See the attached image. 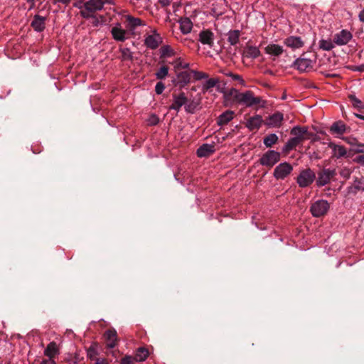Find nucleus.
I'll return each instance as SVG.
<instances>
[{"mask_svg": "<svg viewBox=\"0 0 364 364\" xmlns=\"http://www.w3.org/2000/svg\"><path fill=\"white\" fill-rule=\"evenodd\" d=\"M168 68L166 65H163L155 73L156 77L158 80H162L165 79L168 75Z\"/></svg>", "mask_w": 364, "mask_h": 364, "instance_id": "39", "label": "nucleus"}, {"mask_svg": "<svg viewBox=\"0 0 364 364\" xmlns=\"http://www.w3.org/2000/svg\"><path fill=\"white\" fill-rule=\"evenodd\" d=\"M307 133V128L301 127L299 126L294 127L291 130V134L294 135V137H300L302 141L304 139V135Z\"/></svg>", "mask_w": 364, "mask_h": 364, "instance_id": "36", "label": "nucleus"}, {"mask_svg": "<svg viewBox=\"0 0 364 364\" xmlns=\"http://www.w3.org/2000/svg\"><path fill=\"white\" fill-rule=\"evenodd\" d=\"M316 179V174L313 170L308 168L300 171L296 178V182L299 187L309 186Z\"/></svg>", "mask_w": 364, "mask_h": 364, "instance_id": "4", "label": "nucleus"}, {"mask_svg": "<svg viewBox=\"0 0 364 364\" xmlns=\"http://www.w3.org/2000/svg\"><path fill=\"white\" fill-rule=\"evenodd\" d=\"M191 79V70L182 71L177 73L176 78L173 80V83L176 86H178L181 88L184 87L190 82Z\"/></svg>", "mask_w": 364, "mask_h": 364, "instance_id": "13", "label": "nucleus"}, {"mask_svg": "<svg viewBox=\"0 0 364 364\" xmlns=\"http://www.w3.org/2000/svg\"><path fill=\"white\" fill-rule=\"evenodd\" d=\"M218 82V80L215 78H210L208 79L202 86V91L203 92H207L210 88L214 87L216 84Z\"/></svg>", "mask_w": 364, "mask_h": 364, "instance_id": "40", "label": "nucleus"}, {"mask_svg": "<svg viewBox=\"0 0 364 364\" xmlns=\"http://www.w3.org/2000/svg\"><path fill=\"white\" fill-rule=\"evenodd\" d=\"M353 70H356V71H360V72H364V65L356 66Z\"/></svg>", "mask_w": 364, "mask_h": 364, "instance_id": "52", "label": "nucleus"}, {"mask_svg": "<svg viewBox=\"0 0 364 364\" xmlns=\"http://www.w3.org/2000/svg\"><path fill=\"white\" fill-rule=\"evenodd\" d=\"M336 176V170L331 168H323L318 173L316 179V186L318 187L324 186L328 184L331 180Z\"/></svg>", "mask_w": 364, "mask_h": 364, "instance_id": "7", "label": "nucleus"}, {"mask_svg": "<svg viewBox=\"0 0 364 364\" xmlns=\"http://www.w3.org/2000/svg\"><path fill=\"white\" fill-rule=\"evenodd\" d=\"M191 77H193L194 78V80H196L206 79L208 77V75L203 72L193 70H191Z\"/></svg>", "mask_w": 364, "mask_h": 364, "instance_id": "43", "label": "nucleus"}, {"mask_svg": "<svg viewBox=\"0 0 364 364\" xmlns=\"http://www.w3.org/2000/svg\"><path fill=\"white\" fill-rule=\"evenodd\" d=\"M355 116L360 119H363L364 120V115L361 114H359V113H355Z\"/></svg>", "mask_w": 364, "mask_h": 364, "instance_id": "56", "label": "nucleus"}, {"mask_svg": "<svg viewBox=\"0 0 364 364\" xmlns=\"http://www.w3.org/2000/svg\"><path fill=\"white\" fill-rule=\"evenodd\" d=\"M352 38L353 34L351 32L346 29H343L333 36V42L336 46H345L352 39Z\"/></svg>", "mask_w": 364, "mask_h": 364, "instance_id": "9", "label": "nucleus"}, {"mask_svg": "<svg viewBox=\"0 0 364 364\" xmlns=\"http://www.w3.org/2000/svg\"><path fill=\"white\" fill-rule=\"evenodd\" d=\"M314 67V61L303 56L297 58L294 63V68L300 72H307Z\"/></svg>", "mask_w": 364, "mask_h": 364, "instance_id": "10", "label": "nucleus"}, {"mask_svg": "<svg viewBox=\"0 0 364 364\" xmlns=\"http://www.w3.org/2000/svg\"><path fill=\"white\" fill-rule=\"evenodd\" d=\"M263 123L262 117L256 114L253 117H250L246 122V127L250 131L258 130Z\"/></svg>", "mask_w": 364, "mask_h": 364, "instance_id": "15", "label": "nucleus"}, {"mask_svg": "<svg viewBox=\"0 0 364 364\" xmlns=\"http://www.w3.org/2000/svg\"><path fill=\"white\" fill-rule=\"evenodd\" d=\"M134 358L131 356H125L121 360V364H133Z\"/></svg>", "mask_w": 364, "mask_h": 364, "instance_id": "46", "label": "nucleus"}, {"mask_svg": "<svg viewBox=\"0 0 364 364\" xmlns=\"http://www.w3.org/2000/svg\"><path fill=\"white\" fill-rule=\"evenodd\" d=\"M161 58H168L176 55V50L169 45H164L159 49Z\"/></svg>", "mask_w": 364, "mask_h": 364, "instance_id": "25", "label": "nucleus"}, {"mask_svg": "<svg viewBox=\"0 0 364 364\" xmlns=\"http://www.w3.org/2000/svg\"><path fill=\"white\" fill-rule=\"evenodd\" d=\"M122 60H132L133 58L132 52L128 48H124L120 50Z\"/></svg>", "mask_w": 364, "mask_h": 364, "instance_id": "42", "label": "nucleus"}, {"mask_svg": "<svg viewBox=\"0 0 364 364\" xmlns=\"http://www.w3.org/2000/svg\"><path fill=\"white\" fill-rule=\"evenodd\" d=\"M149 356V351L146 348L141 347L139 348L134 355V360L136 362L144 361Z\"/></svg>", "mask_w": 364, "mask_h": 364, "instance_id": "32", "label": "nucleus"}, {"mask_svg": "<svg viewBox=\"0 0 364 364\" xmlns=\"http://www.w3.org/2000/svg\"><path fill=\"white\" fill-rule=\"evenodd\" d=\"M199 41L202 44L212 47L213 45V33L209 30L202 31L199 33Z\"/></svg>", "mask_w": 364, "mask_h": 364, "instance_id": "18", "label": "nucleus"}, {"mask_svg": "<svg viewBox=\"0 0 364 364\" xmlns=\"http://www.w3.org/2000/svg\"><path fill=\"white\" fill-rule=\"evenodd\" d=\"M172 65H173L175 70H178L180 68L188 69L190 66V64L185 62L182 58H176L173 61Z\"/></svg>", "mask_w": 364, "mask_h": 364, "instance_id": "38", "label": "nucleus"}, {"mask_svg": "<svg viewBox=\"0 0 364 364\" xmlns=\"http://www.w3.org/2000/svg\"><path fill=\"white\" fill-rule=\"evenodd\" d=\"M283 119V114L279 112H277L266 119L265 124L269 127L277 128L281 127Z\"/></svg>", "mask_w": 364, "mask_h": 364, "instance_id": "14", "label": "nucleus"}, {"mask_svg": "<svg viewBox=\"0 0 364 364\" xmlns=\"http://www.w3.org/2000/svg\"><path fill=\"white\" fill-rule=\"evenodd\" d=\"M45 17L41 16L39 15H36L31 23V26L35 31L41 32L43 31L45 28Z\"/></svg>", "mask_w": 364, "mask_h": 364, "instance_id": "24", "label": "nucleus"}, {"mask_svg": "<svg viewBox=\"0 0 364 364\" xmlns=\"http://www.w3.org/2000/svg\"><path fill=\"white\" fill-rule=\"evenodd\" d=\"M226 95L232 97L235 102L247 107L264 108L267 105L266 100L255 96L250 90L240 92L237 89L232 88Z\"/></svg>", "mask_w": 364, "mask_h": 364, "instance_id": "1", "label": "nucleus"}, {"mask_svg": "<svg viewBox=\"0 0 364 364\" xmlns=\"http://www.w3.org/2000/svg\"><path fill=\"white\" fill-rule=\"evenodd\" d=\"M71 0H54V4L56 3H62L65 5H68L70 3Z\"/></svg>", "mask_w": 364, "mask_h": 364, "instance_id": "50", "label": "nucleus"}, {"mask_svg": "<svg viewBox=\"0 0 364 364\" xmlns=\"http://www.w3.org/2000/svg\"><path fill=\"white\" fill-rule=\"evenodd\" d=\"M330 208V205L326 200H318L313 203L310 211L314 217L319 218L326 215Z\"/></svg>", "mask_w": 364, "mask_h": 364, "instance_id": "5", "label": "nucleus"}, {"mask_svg": "<svg viewBox=\"0 0 364 364\" xmlns=\"http://www.w3.org/2000/svg\"><path fill=\"white\" fill-rule=\"evenodd\" d=\"M240 31L239 30L230 31L228 33V41L235 46L239 42Z\"/></svg>", "mask_w": 364, "mask_h": 364, "instance_id": "34", "label": "nucleus"}, {"mask_svg": "<svg viewBox=\"0 0 364 364\" xmlns=\"http://www.w3.org/2000/svg\"><path fill=\"white\" fill-rule=\"evenodd\" d=\"M159 2L162 7H166L170 5L171 0H159Z\"/></svg>", "mask_w": 364, "mask_h": 364, "instance_id": "49", "label": "nucleus"}, {"mask_svg": "<svg viewBox=\"0 0 364 364\" xmlns=\"http://www.w3.org/2000/svg\"><path fill=\"white\" fill-rule=\"evenodd\" d=\"M357 151L358 152H364V144H359L358 146V149Z\"/></svg>", "mask_w": 364, "mask_h": 364, "instance_id": "55", "label": "nucleus"}, {"mask_svg": "<svg viewBox=\"0 0 364 364\" xmlns=\"http://www.w3.org/2000/svg\"><path fill=\"white\" fill-rule=\"evenodd\" d=\"M328 147L332 149L333 156L336 159H340L347 154L346 149L343 146L337 145L333 142H330L328 144Z\"/></svg>", "mask_w": 364, "mask_h": 364, "instance_id": "20", "label": "nucleus"}, {"mask_svg": "<svg viewBox=\"0 0 364 364\" xmlns=\"http://www.w3.org/2000/svg\"><path fill=\"white\" fill-rule=\"evenodd\" d=\"M228 75L231 77L232 78V80H237L241 84H244V80H243V79L242 78V77L240 75H237V74H233V73H230Z\"/></svg>", "mask_w": 364, "mask_h": 364, "instance_id": "47", "label": "nucleus"}, {"mask_svg": "<svg viewBox=\"0 0 364 364\" xmlns=\"http://www.w3.org/2000/svg\"><path fill=\"white\" fill-rule=\"evenodd\" d=\"M279 138L276 134H270L263 139V143L267 148H270L277 143Z\"/></svg>", "mask_w": 364, "mask_h": 364, "instance_id": "35", "label": "nucleus"}, {"mask_svg": "<svg viewBox=\"0 0 364 364\" xmlns=\"http://www.w3.org/2000/svg\"><path fill=\"white\" fill-rule=\"evenodd\" d=\"M280 153L274 150L265 152L259 159L261 165L272 168L280 160Z\"/></svg>", "mask_w": 364, "mask_h": 364, "instance_id": "6", "label": "nucleus"}, {"mask_svg": "<svg viewBox=\"0 0 364 364\" xmlns=\"http://www.w3.org/2000/svg\"><path fill=\"white\" fill-rule=\"evenodd\" d=\"M358 18L361 22L364 23V9L359 13Z\"/></svg>", "mask_w": 364, "mask_h": 364, "instance_id": "51", "label": "nucleus"}, {"mask_svg": "<svg viewBox=\"0 0 364 364\" xmlns=\"http://www.w3.org/2000/svg\"><path fill=\"white\" fill-rule=\"evenodd\" d=\"M348 97L354 108L357 109L360 112L364 110V105L361 100H360L353 95H349Z\"/></svg>", "mask_w": 364, "mask_h": 364, "instance_id": "37", "label": "nucleus"}, {"mask_svg": "<svg viewBox=\"0 0 364 364\" xmlns=\"http://www.w3.org/2000/svg\"><path fill=\"white\" fill-rule=\"evenodd\" d=\"M95 364H109L105 359H97Z\"/></svg>", "mask_w": 364, "mask_h": 364, "instance_id": "53", "label": "nucleus"}, {"mask_svg": "<svg viewBox=\"0 0 364 364\" xmlns=\"http://www.w3.org/2000/svg\"><path fill=\"white\" fill-rule=\"evenodd\" d=\"M284 43L287 47L292 49L301 48L304 46V43L301 40V37L299 36H289L284 41Z\"/></svg>", "mask_w": 364, "mask_h": 364, "instance_id": "17", "label": "nucleus"}, {"mask_svg": "<svg viewBox=\"0 0 364 364\" xmlns=\"http://www.w3.org/2000/svg\"><path fill=\"white\" fill-rule=\"evenodd\" d=\"M187 102L188 99L184 92H181L178 94H173V102L170 105L169 109H173L178 112Z\"/></svg>", "mask_w": 364, "mask_h": 364, "instance_id": "11", "label": "nucleus"}, {"mask_svg": "<svg viewBox=\"0 0 364 364\" xmlns=\"http://www.w3.org/2000/svg\"><path fill=\"white\" fill-rule=\"evenodd\" d=\"M214 151V146L208 144H204L197 149V155L199 157L209 156Z\"/></svg>", "mask_w": 364, "mask_h": 364, "instance_id": "28", "label": "nucleus"}, {"mask_svg": "<svg viewBox=\"0 0 364 364\" xmlns=\"http://www.w3.org/2000/svg\"><path fill=\"white\" fill-rule=\"evenodd\" d=\"M105 336L107 341V346L109 348H113L116 346L117 332L115 330H107Z\"/></svg>", "mask_w": 364, "mask_h": 364, "instance_id": "26", "label": "nucleus"}, {"mask_svg": "<svg viewBox=\"0 0 364 364\" xmlns=\"http://www.w3.org/2000/svg\"><path fill=\"white\" fill-rule=\"evenodd\" d=\"M59 354V348L57 343L54 341L49 343L44 350V355L48 359H53L55 356Z\"/></svg>", "mask_w": 364, "mask_h": 364, "instance_id": "21", "label": "nucleus"}, {"mask_svg": "<svg viewBox=\"0 0 364 364\" xmlns=\"http://www.w3.org/2000/svg\"><path fill=\"white\" fill-rule=\"evenodd\" d=\"M235 116V112L232 110H227L223 112L217 119V124L219 126L228 124Z\"/></svg>", "mask_w": 364, "mask_h": 364, "instance_id": "19", "label": "nucleus"}, {"mask_svg": "<svg viewBox=\"0 0 364 364\" xmlns=\"http://www.w3.org/2000/svg\"><path fill=\"white\" fill-rule=\"evenodd\" d=\"M364 191V177L355 178L352 184L347 188L348 195H356Z\"/></svg>", "mask_w": 364, "mask_h": 364, "instance_id": "12", "label": "nucleus"}, {"mask_svg": "<svg viewBox=\"0 0 364 364\" xmlns=\"http://www.w3.org/2000/svg\"><path fill=\"white\" fill-rule=\"evenodd\" d=\"M159 119L155 114H152L151 116H150V117L148 119V123L149 125H156L159 123Z\"/></svg>", "mask_w": 364, "mask_h": 364, "instance_id": "45", "label": "nucleus"}, {"mask_svg": "<svg viewBox=\"0 0 364 364\" xmlns=\"http://www.w3.org/2000/svg\"><path fill=\"white\" fill-rule=\"evenodd\" d=\"M333 40L331 39H321L318 42V47L320 49L326 51H329L335 47Z\"/></svg>", "mask_w": 364, "mask_h": 364, "instance_id": "33", "label": "nucleus"}, {"mask_svg": "<svg viewBox=\"0 0 364 364\" xmlns=\"http://www.w3.org/2000/svg\"><path fill=\"white\" fill-rule=\"evenodd\" d=\"M293 167L290 164L287 162L281 163L274 168V176L278 180L284 179L291 173Z\"/></svg>", "mask_w": 364, "mask_h": 364, "instance_id": "8", "label": "nucleus"}, {"mask_svg": "<svg viewBox=\"0 0 364 364\" xmlns=\"http://www.w3.org/2000/svg\"><path fill=\"white\" fill-rule=\"evenodd\" d=\"M358 161L362 164H364V154L358 157Z\"/></svg>", "mask_w": 364, "mask_h": 364, "instance_id": "54", "label": "nucleus"}, {"mask_svg": "<svg viewBox=\"0 0 364 364\" xmlns=\"http://www.w3.org/2000/svg\"><path fill=\"white\" fill-rule=\"evenodd\" d=\"M126 20L130 28L134 29L138 26H145V23L139 18L134 17L130 15L126 16Z\"/></svg>", "mask_w": 364, "mask_h": 364, "instance_id": "31", "label": "nucleus"}, {"mask_svg": "<svg viewBox=\"0 0 364 364\" xmlns=\"http://www.w3.org/2000/svg\"><path fill=\"white\" fill-rule=\"evenodd\" d=\"M180 30L183 34H188L191 33L193 23L188 18H182L179 21Z\"/></svg>", "mask_w": 364, "mask_h": 364, "instance_id": "27", "label": "nucleus"}, {"mask_svg": "<svg viewBox=\"0 0 364 364\" xmlns=\"http://www.w3.org/2000/svg\"><path fill=\"white\" fill-rule=\"evenodd\" d=\"M165 90V85L161 81L158 82L155 86V92L157 95H161Z\"/></svg>", "mask_w": 364, "mask_h": 364, "instance_id": "44", "label": "nucleus"}, {"mask_svg": "<svg viewBox=\"0 0 364 364\" xmlns=\"http://www.w3.org/2000/svg\"><path fill=\"white\" fill-rule=\"evenodd\" d=\"M301 142L300 137L290 138L283 147V151L289 152L295 149Z\"/></svg>", "mask_w": 364, "mask_h": 364, "instance_id": "29", "label": "nucleus"}, {"mask_svg": "<svg viewBox=\"0 0 364 364\" xmlns=\"http://www.w3.org/2000/svg\"><path fill=\"white\" fill-rule=\"evenodd\" d=\"M97 353V346L96 344H92L87 350V356L90 360H95Z\"/></svg>", "mask_w": 364, "mask_h": 364, "instance_id": "41", "label": "nucleus"}, {"mask_svg": "<svg viewBox=\"0 0 364 364\" xmlns=\"http://www.w3.org/2000/svg\"><path fill=\"white\" fill-rule=\"evenodd\" d=\"M111 33L113 38L117 41L123 42L127 38V32L121 27L120 24L114 26L111 30Z\"/></svg>", "mask_w": 364, "mask_h": 364, "instance_id": "16", "label": "nucleus"}, {"mask_svg": "<svg viewBox=\"0 0 364 364\" xmlns=\"http://www.w3.org/2000/svg\"><path fill=\"white\" fill-rule=\"evenodd\" d=\"M265 52L272 55L279 56L282 53L283 48L277 44H269L265 48Z\"/></svg>", "mask_w": 364, "mask_h": 364, "instance_id": "30", "label": "nucleus"}, {"mask_svg": "<svg viewBox=\"0 0 364 364\" xmlns=\"http://www.w3.org/2000/svg\"><path fill=\"white\" fill-rule=\"evenodd\" d=\"M39 364H56L54 359H43Z\"/></svg>", "mask_w": 364, "mask_h": 364, "instance_id": "48", "label": "nucleus"}, {"mask_svg": "<svg viewBox=\"0 0 364 364\" xmlns=\"http://www.w3.org/2000/svg\"><path fill=\"white\" fill-rule=\"evenodd\" d=\"M105 4L114 5V2L113 0H88L79 6L80 15L85 18H90L95 12L102 10Z\"/></svg>", "mask_w": 364, "mask_h": 364, "instance_id": "2", "label": "nucleus"}, {"mask_svg": "<svg viewBox=\"0 0 364 364\" xmlns=\"http://www.w3.org/2000/svg\"><path fill=\"white\" fill-rule=\"evenodd\" d=\"M163 43V38L156 28L150 31V33L144 36V44L151 50H156Z\"/></svg>", "mask_w": 364, "mask_h": 364, "instance_id": "3", "label": "nucleus"}, {"mask_svg": "<svg viewBox=\"0 0 364 364\" xmlns=\"http://www.w3.org/2000/svg\"><path fill=\"white\" fill-rule=\"evenodd\" d=\"M261 55V52L258 47L253 46H247L243 52V55L247 58H257Z\"/></svg>", "mask_w": 364, "mask_h": 364, "instance_id": "23", "label": "nucleus"}, {"mask_svg": "<svg viewBox=\"0 0 364 364\" xmlns=\"http://www.w3.org/2000/svg\"><path fill=\"white\" fill-rule=\"evenodd\" d=\"M346 126L341 121L334 122L330 128V132L333 134H336L337 137H340V136L343 135L346 132Z\"/></svg>", "mask_w": 364, "mask_h": 364, "instance_id": "22", "label": "nucleus"}]
</instances>
